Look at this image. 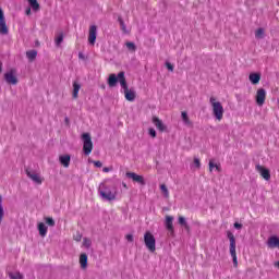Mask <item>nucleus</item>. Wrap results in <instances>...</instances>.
I'll use <instances>...</instances> for the list:
<instances>
[{
    "instance_id": "a19ab883",
    "label": "nucleus",
    "mask_w": 279,
    "mask_h": 279,
    "mask_svg": "<svg viewBox=\"0 0 279 279\" xmlns=\"http://www.w3.org/2000/svg\"><path fill=\"white\" fill-rule=\"evenodd\" d=\"M74 241H76L77 243H80V241H82V235L80 233H76L74 235Z\"/></svg>"
},
{
    "instance_id": "7ed1b4c3",
    "label": "nucleus",
    "mask_w": 279,
    "mask_h": 279,
    "mask_svg": "<svg viewBox=\"0 0 279 279\" xmlns=\"http://www.w3.org/2000/svg\"><path fill=\"white\" fill-rule=\"evenodd\" d=\"M209 104L211 106L213 114L215 119H217V121H221L223 119V112H225L223 105H221V102L213 96L209 98Z\"/></svg>"
},
{
    "instance_id": "f3484780",
    "label": "nucleus",
    "mask_w": 279,
    "mask_h": 279,
    "mask_svg": "<svg viewBox=\"0 0 279 279\" xmlns=\"http://www.w3.org/2000/svg\"><path fill=\"white\" fill-rule=\"evenodd\" d=\"M181 119H182L184 125H186L187 128H193V122L189 118V113L186 111L181 112Z\"/></svg>"
},
{
    "instance_id": "9d476101",
    "label": "nucleus",
    "mask_w": 279,
    "mask_h": 279,
    "mask_svg": "<svg viewBox=\"0 0 279 279\" xmlns=\"http://www.w3.org/2000/svg\"><path fill=\"white\" fill-rule=\"evenodd\" d=\"M126 178L133 180V182H137L142 186H145V178L141 174H136L135 172H126Z\"/></svg>"
},
{
    "instance_id": "ddd939ff",
    "label": "nucleus",
    "mask_w": 279,
    "mask_h": 279,
    "mask_svg": "<svg viewBox=\"0 0 279 279\" xmlns=\"http://www.w3.org/2000/svg\"><path fill=\"white\" fill-rule=\"evenodd\" d=\"M26 175L33 180L36 184H43V178L38 175L36 172H32L29 170H26Z\"/></svg>"
},
{
    "instance_id": "a18cd8bd",
    "label": "nucleus",
    "mask_w": 279,
    "mask_h": 279,
    "mask_svg": "<svg viewBox=\"0 0 279 279\" xmlns=\"http://www.w3.org/2000/svg\"><path fill=\"white\" fill-rule=\"evenodd\" d=\"M32 14V9H26V15L29 16Z\"/></svg>"
},
{
    "instance_id": "8fccbe9b",
    "label": "nucleus",
    "mask_w": 279,
    "mask_h": 279,
    "mask_svg": "<svg viewBox=\"0 0 279 279\" xmlns=\"http://www.w3.org/2000/svg\"><path fill=\"white\" fill-rule=\"evenodd\" d=\"M65 122L69 123V118H65Z\"/></svg>"
},
{
    "instance_id": "6e6552de",
    "label": "nucleus",
    "mask_w": 279,
    "mask_h": 279,
    "mask_svg": "<svg viewBox=\"0 0 279 279\" xmlns=\"http://www.w3.org/2000/svg\"><path fill=\"white\" fill-rule=\"evenodd\" d=\"M4 80L7 84H12L16 86L19 84V78L16 77V70L12 69L9 72L4 73Z\"/></svg>"
},
{
    "instance_id": "2f4dec72",
    "label": "nucleus",
    "mask_w": 279,
    "mask_h": 279,
    "mask_svg": "<svg viewBox=\"0 0 279 279\" xmlns=\"http://www.w3.org/2000/svg\"><path fill=\"white\" fill-rule=\"evenodd\" d=\"M64 40V34L60 33L56 39H54V43L57 45V47H60V45H62V41Z\"/></svg>"
},
{
    "instance_id": "ea45409f",
    "label": "nucleus",
    "mask_w": 279,
    "mask_h": 279,
    "mask_svg": "<svg viewBox=\"0 0 279 279\" xmlns=\"http://www.w3.org/2000/svg\"><path fill=\"white\" fill-rule=\"evenodd\" d=\"M166 68L168 69V71L173 72V64H171L170 62H166Z\"/></svg>"
},
{
    "instance_id": "9b49d317",
    "label": "nucleus",
    "mask_w": 279,
    "mask_h": 279,
    "mask_svg": "<svg viewBox=\"0 0 279 279\" xmlns=\"http://www.w3.org/2000/svg\"><path fill=\"white\" fill-rule=\"evenodd\" d=\"M96 40H97V26L92 25L89 26V31H88V43L89 45H95Z\"/></svg>"
},
{
    "instance_id": "e433bc0d",
    "label": "nucleus",
    "mask_w": 279,
    "mask_h": 279,
    "mask_svg": "<svg viewBox=\"0 0 279 279\" xmlns=\"http://www.w3.org/2000/svg\"><path fill=\"white\" fill-rule=\"evenodd\" d=\"M194 166L196 167V169H201L202 167V161L199 160V158H194Z\"/></svg>"
},
{
    "instance_id": "c03bdc74",
    "label": "nucleus",
    "mask_w": 279,
    "mask_h": 279,
    "mask_svg": "<svg viewBox=\"0 0 279 279\" xmlns=\"http://www.w3.org/2000/svg\"><path fill=\"white\" fill-rule=\"evenodd\" d=\"M5 21V16L3 15V10L0 9V22Z\"/></svg>"
},
{
    "instance_id": "473e14b6",
    "label": "nucleus",
    "mask_w": 279,
    "mask_h": 279,
    "mask_svg": "<svg viewBox=\"0 0 279 279\" xmlns=\"http://www.w3.org/2000/svg\"><path fill=\"white\" fill-rule=\"evenodd\" d=\"M9 278L10 279H23V275L19 271L9 272Z\"/></svg>"
},
{
    "instance_id": "c756f323",
    "label": "nucleus",
    "mask_w": 279,
    "mask_h": 279,
    "mask_svg": "<svg viewBox=\"0 0 279 279\" xmlns=\"http://www.w3.org/2000/svg\"><path fill=\"white\" fill-rule=\"evenodd\" d=\"M160 191L163 195V197H166V199H169L170 195H169V189H167L166 184H161L160 185Z\"/></svg>"
},
{
    "instance_id": "49530a36",
    "label": "nucleus",
    "mask_w": 279,
    "mask_h": 279,
    "mask_svg": "<svg viewBox=\"0 0 279 279\" xmlns=\"http://www.w3.org/2000/svg\"><path fill=\"white\" fill-rule=\"evenodd\" d=\"M102 171H104L105 173H108V172H110V168H104Z\"/></svg>"
},
{
    "instance_id": "f257e3e1",
    "label": "nucleus",
    "mask_w": 279,
    "mask_h": 279,
    "mask_svg": "<svg viewBox=\"0 0 279 279\" xmlns=\"http://www.w3.org/2000/svg\"><path fill=\"white\" fill-rule=\"evenodd\" d=\"M117 82L120 83L121 87L123 88V90H128V81L125 80V72H120L117 76V74H110L108 77V86H110V88H114V86H117Z\"/></svg>"
},
{
    "instance_id": "4468645a",
    "label": "nucleus",
    "mask_w": 279,
    "mask_h": 279,
    "mask_svg": "<svg viewBox=\"0 0 279 279\" xmlns=\"http://www.w3.org/2000/svg\"><path fill=\"white\" fill-rule=\"evenodd\" d=\"M267 245L268 247H270V250H274L276 247L279 250V238L276 235L270 236L267 241Z\"/></svg>"
},
{
    "instance_id": "20e7f679",
    "label": "nucleus",
    "mask_w": 279,
    "mask_h": 279,
    "mask_svg": "<svg viewBox=\"0 0 279 279\" xmlns=\"http://www.w3.org/2000/svg\"><path fill=\"white\" fill-rule=\"evenodd\" d=\"M98 191L102 199H106L107 202H114V199H117V191L112 192L110 185H107L106 183L100 184Z\"/></svg>"
},
{
    "instance_id": "79ce46f5",
    "label": "nucleus",
    "mask_w": 279,
    "mask_h": 279,
    "mask_svg": "<svg viewBox=\"0 0 279 279\" xmlns=\"http://www.w3.org/2000/svg\"><path fill=\"white\" fill-rule=\"evenodd\" d=\"M126 241H129L130 243H132L134 241V235L132 234H126L125 236Z\"/></svg>"
},
{
    "instance_id": "4be33fe9",
    "label": "nucleus",
    "mask_w": 279,
    "mask_h": 279,
    "mask_svg": "<svg viewBox=\"0 0 279 279\" xmlns=\"http://www.w3.org/2000/svg\"><path fill=\"white\" fill-rule=\"evenodd\" d=\"M166 228L169 230V232H173V217L172 216H166Z\"/></svg>"
},
{
    "instance_id": "39448f33",
    "label": "nucleus",
    "mask_w": 279,
    "mask_h": 279,
    "mask_svg": "<svg viewBox=\"0 0 279 279\" xmlns=\"http://www.w3.org/2000/svg\"><path fill=\"white\" fill-rule=\"evenodd\" d=\"M82 141L85 156H90L93 154V138L90 137V133H83Z\"/></svg>"
},
{
    "instance_id": "393cba45",
    "label": "nucleus",
    "mask_w": 279,
    "mask_h": 279,
    "mask_svg": "<svg viewBox=\"0 0 279 279\" xmlns=\"http://www.w3.org/2000/svg\"><path fill=\"white\" fill-rule=\"evenodd\" d=\"M178 221H179V225L183 226V228H185L187 232H191V227L189 226V222H186V218H184L183 216H180Z\"/></svg>"
},
{
    "instance_id": "5701e85b",
    "label": "nucleus",
    "mask_w": 279,
    "mask_h": 279,
    "mask_svg": "<svg viewBox=\"0 0 279 279\" xmlns=\"http://www.w3.org/2000/svg\"><path fill=\"white\" fill-rule=\"evenodd\" d=\"M81 88H82V86L77 82L73 83V94H72L73 99H77Z\"/></svg>"
},
{
    "instance_id": "b1692460",
    "label": "nucleus",
    "mask_w": 279,
    "mask_h": 279,
    "mask_svg": "<svg viewBox=\"0 0 279 279\" xmlns=\"http://www.w3.org/2000/svg\"><path fill=\"white\" fill-rule=\"evenodd\" d=\"M216 169L219 173H221V165L215 163L213 159L209 160V171L213 173V170Z\"/></svg>"
},
{
    "instance_id": "6ab92c4d",
    "label": "nucleus",
    "mask_w": 279,
    "mask_h": 279,
    "mask_svg": "<svg viewBox=\"0 0 279 279\" xmlns=\"http://www.w3.org/2000/svg\"><path fill=\"white\" fill-rule=\"evenodd\" d=\"M37 230H38V232H39V236H43V238L47 236V230H48V228L45 226L44 222H39V223L37 225Z\"/></svg>"
},
{
    "instance_id": "412c9836",
    "label": "nucleus",
    "mask_w": 279,
    "mask_h": 279,
    "mask_svg": "<svg viewBox=\"0 0 279 279\" xmlns=\"http://www.w3.org/2000/svg\"><path fill=\"white\" fill-rule=\"evenodd\" d=\"M10 33V29L8 28V24H5V20L0 21V34L2 36H5Z\"/></svg>"
},
{
    "instance_id": "37998d69",
    "label": "nucleus",
    "mask_w": 279,
    "mask_h": 279,
    "mask_svg": "<svg viewBox=\"0 0 279 279\" xmlns=\"http://www.w3.org/2000/svg\"><path fill=\"white\" fill-rule=\"evenodd\" d=\"M234 228L236 229V230H241L242 228H243V225H241V223H239V222H234Z\"/></svg>"
},
{
    "instance_id": "aec40b11",
    "label": "nucleus",
    "mask_w": 279,
    "mask_h": 279,
    "mask_svg": "<svg viewBox=\"0 0 279 279\" xmlns=\"http://www.w3.org/2000/svg\"><path fill=\"white\" fill-rule=\"evenodd\" d=\"M248 80H250L251 84L256 85V84H258L260 82V74H258V73H251L248 75Z\"/></svg>"
},
{
    "instance_id": "c9c22d12",
    "label": "nucleus",
    "mask_w": 279,
    "mask_h": 279,
    "mask_svg": "<svg viewBox=\"0 0 279 279\" xmlns=\"http://www.w3.org/2000/svg\"><path fill=\"white\" fill-rule=\"evenodd\" d=\"M126 47L130 51H136V45H134L132 41H128Z\"/></svg>"
},
{
    "instance_id": "4c0bfd02",
    "label": "nucleus",
    "mask_w": 279,
    "mask_h": 279,
    "mask_svg": "<svg viewBox=\"0 0 279 279\" xmlns=\"http://www.w3.org/2000/svg\"><path fill=\"white\" fill-rule=\"evenodd\" d=\"M148 133L151 138H156V130L154 128L148 129Z\"/></svg>"
},
{
    "instance_id": "c85d7f7f",
    "label": "nucleus",
    "mask_w": 279,
    "mask_h": 279,
    "mask_svg": "<svg viewBox=\"0 0 279 279\" xmlns=\"http://www.w3.org/2000/svg\"><path fill=\"white\" fill-rule=\"evenodd\" d=\"M36 56H38V52L36 50H29L26 52V57L33 62V60H36Z\"/></svg>"
},
{
    "instance_id": "7c9ffc66",
    "label": "nucleus",
    "mask_w": 279,
    "mask_h": 279,
    "mask_svg": "<svg viewBox=\"0 0 279 279\" xmlns=\"http://www.w3.org/2000/svg\"><path fill=\"white\" fill-rule=\"evenodd\" d=\"M5 211L3 210V197L0 195V223L3 221Z\"/></svg>"
},
{
    "instance_id": "0eeeda50",
    "label": "nucleus",
    "mask_w": 279,
    "mask_h": 279,
    "mask_svg": "<svg viewBox=\"0 0 279 279\" xmlns=\"http://www.w3.org/2000/svg\"><path fill=\"white\" fill-rule=\"evenodd\" d=\"M266 99H267V90H265V88H258L255 95V101L257 106H259V108L265 106Z\"/></svg>"
},
{
    "instance_id": "dca6fc26",
    "label": "nucleus",
    "mask_w": 279,
    "mask_h": 279,
    "mask_svg": "<svg viewBox=\"0 0 279 279\" xmlns=\"http://www.w3.org/2000/svg\"><path fill=\"white\" fill-rule=\"evenodd\" d=\"M124 97L126 101H134L136 99V92L134 89H124Z\"/></svg>"
},
{
    "instance_id": "a878e982",
    "label": "nucleus",
    "mask_w": 279,
    "mask_h": 279,
    "mask_svg": "<svg viewBox=\"0 0 279 279\" xmlns=\"http://www.w3.org/2000/svg\"><path fill=\"white\" fill-rule=\"evenodd\" d=\"M28 3L35 12H38V10H40V4L38 3V0H28Z\"/></svg>"
},
{
    "instance_id": "72a5a7b5",
    "label": "nucleus",
    "mask_w": 279,
    "mask_h": 279,
    "mask_svg": "<svg viewBox=\"0 0 279 279\" xmlns=\"http://www.w3.org/2000/svg\"><path fill=\"white\" fill-rule=\"evenodd\" d=\"M45 221H46L47 226H49L50 228H53V226H56V220H53V218H51V217H46Z\"/></svg>"
},
{
    "instance_id": "f704fd0d",
    "label": "nucleus",
    "mask_w": 279,
    "mask_h": 279,
    "mask_svg": "<svg viewBox=\"0 0 279 279\" xmlns=\"http://www.w3.org/2000/svg\"><path fill=\"white\" fill-rule=\"evenodd\" d=\"M83 245H84V247H90V245H93V241H90V239H88V238H84L83 239Z\"/></svg>"
},
{
    "instance_id": "cd10ccee",
    "label": "nucleus",
    "mask_w": 279,
    "mask_h": 279,
    "mask_svg": "<svg viewBox=\"0 0 279 279\" xmlns=\"http://www.w3.org/2000/svg\"><path fill=\"white\" fill-rule=\"evenodd\" d=\"M255 38H257L258 40L265 38V29L264 28H257L255 31Z\"/></svg>"
},
{
    "instance_id": "3c124183",
    "label": "nucleus",
    "mask_w": 279,
    "mask_h": 279,
    "mask_svg": "<svg viewBox=\"0 0 279 279\" xmlns=\"http://www.w3.org/2000/svg\"><path fill=\"white\" fill-rule=\"evenodd\" d=\"M80 58H82V53H80Z\"/></svg>"
},
{
    "instance_id": "f8f14e48",
    "label": "nucleus",
    "mask_w": 279,
    "mask_h": 279,
    "mask_svg": "<svg viewBox=\"0 0 279 279\" xmlns=\"http://www.w3.org/2000/svg\"><path fill=\"white\" fill-rule=\"evenodd\" d=\"M59 162L60 165H62V167H64L65 169H69L71 165V155H61L59 157Z\"/></svg>"
},
{
    "instance_id": "2eb2a0df",
    "label": "nucleus",
    "mask_w": 279,
    "mask_h": 279,
    "mask_svg": "<svg viewBox=\"0 0 279 279\" xmlns=\"http://www.w3.org/2000/svg\"><path fill=\"white\" fill-rule=\"evenodd\" d=\"M153 123L159 132H165V130H167V126L162 123V120L158 119V117H153Z\"/></svg>"
},
{
    "instance_id": "de8ad7c7",
    "label": "nucleus",
    "mask_w": 279,
    "mask_h": 279,
    "mask_svg": "<svg viewBox=\"0 0 279 279\" xmlns=\"http://www.w3.org/2000/svg\"><path fill=\"white\" fill-rule=\"evenodd\" d=\"M3 71V63L0 62V74Z\"/></svg>"
},
{
    "instance_id": "1a4fd4ad",
    "label": "nucleus",
    "mask_w": 279,
    "mask_h": 279,
    "mask_svg": "<svg viewBox=\"0 0 279 279\" xmlns=\"http://www.w3.org/2000/svg\"><path fill=\"white\" fill-rule=\"evenodd\" d=\"M256 171L267 182H269V180H271V172L269 171V169L265 168L264 166L257 165L256 166Z\"/></svg>"
},
{
    "instance_id": "bb28decb",
    "label": "nucleus",
    "mask_w": 279,
    "mask_h": 279,
    "mask_svg": "<svg viewBox=\"0 0 279 279\" xmlns=\"http://www.w3.org/2000/svg\"><path fill=\"white\" fill-rule=\"evenodd\" d=\"M118 23L120 24V28L123 32V34H128V27L125 26V22L123 21V17L118 16Z\"/></svg>"
},
{
    "instance_id": "423d86ee",
    "label": "nucleus",
    "mask_w": 279,
    "mask_h": 279,
    "mask_svg": "<svg viewBox=\"0 0 279 279\" xmlns=\"http://www.w3.org/2000/svg\"><path fill=\"white\" fill-rule=\"evenodd\" d=\"M144 243L148 251L151 253L156 252V238L149 231H146L144 234Z\"/></svg>"
},
{
    "instance_id": "09e8293b",
    "label": "nucleus",
    "mask_w": 279,
    "mask_h": 279,
    "mask_svg": "<svg viewBox=\"0 0 279 279\" xmlns=\"http://www.w3.org/2000/svg\"><path fill=\"white\" fill-rule=\"evenodd\" d=\"M123 189H128V184L126 183H122Z\"/></svg>"
},
{
    "instance_id": "f03ea898",
    "label": "nucleus",
    "mask_w": 279,
    "mask_h": 279,
    "mask_svg": "<svg viewBox=\"0 0 279 279\" xmlns=\"http://www.w3.org/2000/svg\"><path fill=\"white\" fill-rule=\"evenodd\" d=\"M227 239H229V252L233 260V267H239V259L236 258V238L232 231H227Z\"/></svg>"
},
{
    "instance_id": "58836bf2",
    "label": "nucleus",
    "mask_w": 279,
    "mask_h": 279,
    "mask_svg": "<svg viewBox=\"0 0 279 279\" xmlns=\"http://www.w3.org/2000/svg\"><path fill=\"white\" fill-rule=\"evenodd\" d=\"M94 162V167H97L98 169H101V167H104V163H101V161H93Z\"/></svg>"
},
{
    "instance_id": "a211bd4d",
    "label": "nucleus",
    "mask_w": 279,
    "mask_h": 279,
    "mask_svg": "<svg viewBox=\"0 0 279 279\" xmlns=\"http://www.w3.org/2000/svg\"><path fill=\"white\" fill-rule=\"evenodd\" d=\"M80 265L82 269H86L88 267V255H86V253L81 254Z\"/></svg>"
}]
</instances>
